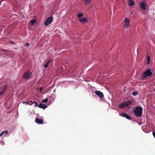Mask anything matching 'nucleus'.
<instances>
[{
  "mask_svg": "<svg viewBox=\"0 0 155 155\" xmlns=\"http://www.w3.org/2000/svg\"><path fill=\"white\" fill-rule=\"evenodd\" d=\"M152 74V71L150 69L147 70L143 74V78H145L147 77L151 76Z\"/></svg>",
  "mask_w": 155,
  "mask_h": 155,
  "instance_id": "nucleus-4",
  "label": "nucleus"
},
{
  "mask_svg": "<svg viewBox=\"0 0 155 155\" xmlns=\"http://www.w3.org/2000/svg\"><path fill=\"white\" fill-rule=\"evenodd\" d=\"M8 131H3V132H2L0 134V137H2V136H3V134H5V133L6 134H8Z\"/></svg>",
  "mask_w": 155,
  "mask_h": 155,
  "instance_id": "nucleus-17",
  "label": "nucleus"
},
{
  "mask_svg": "<svg viewBox=\"0 0 155 155\" xmlns=\"http://www.w3.org/2000/svg\"><path fill=\"white\" fill-rule=\"evenodd\" d=\"M132 94L134 96H136L138 94V92L137 91H136L133 92Z\"/></svg>",
  "mask_w": 155,
  "mask_h": 155,
  "instance_id": "nucleus-19",
  "label": "nucleus"
},
{
  "mask_svg": "<svg viewBox=\"0 0 155 155\" xmlns=\"http://www.w3.org/2000/svg\"><path fill=\"white\" fill-rule=\"evenodd\" d=\"M28 105H31L34 103V102H33L31 101H28Z\"/></svg>",
  "mask_w": 155,
  "mask_h": 155,
  "instance_id": "nucleus-20",
  "label": "nucleus"
},
{
  "mask_svg": "<svg viewBox=\"0 0 155 155\" xmlns=\"http://www.w3.org/2000/svg\"><path fill=\"white\" fill-rule=\"evenodd\" d=\"M5 134H5H3V136H5V135H6V134Z\"/></svg>",
  "mask_w": 155,
  "mask_h": 155,
  "instance_id": "nucleus-27",
  "label": "nucleus"
},
{
  "mask_svg": "<svg viewBox=\"0 0 155 155\" xmlns=\"http://www.w3.org/2000/svg\"><path fill=\"white\" fill-rule=\"evenodd\" d=\"M36 21V20H31L30 21V23L31 25H33Z\"/></svg>",
  "mask_w": 155,
  "mask_h": 155,
  "instance_id": "nucleus-18",
  "label": "nucleus"
},
{
  "mask_svg": "<svg viewBox=\"0 0 155 155\" xmlns=\"http://www.w3.org/2000/svg\"><path fill=\"white\" fill-rule=\"evenodd\" d=\"M124 26L125 28H128L130 26V20L129 18L127 17L125 18L124 20Z\"/></svg>",
  "mask_w": 155,
  "mask_h": 155,
  "instance_id": "nucleus-3",
  "label": "nucleus"
},
{
  "mask_svg": "<svg viewBox=\"0 0 155 155\" xmlns=\"http://www.w3.org/2000/svg\"><path fill=\"white\" fill-rule=\"evenodd\" d=\"M153 136L155 138V133L153 131Z\"/></svg>",
  "mask_w": 155,
  "mask_h": 155,
  "instance_id": "nucleus-25",
  "label": "nucleus"
},
{
  "mask_svg": "<svg viewBox=\"0 0 155 155\" xmlns=\"http://www.w3.org/2000/svg\"><path fill=\"white\" fill-rule=\"evenodd\" d=\"M95 94L96 95H97V96H98L99 97H100L101 98H103V97H104L103 94H102V93H101L100 91H96L95 92Z\"/></svg>",
  "mask_w": 155,
  "mask_h": 155,
  "instance_id": "nucleus-10",
  "label": "nucleus"
},
{
  "mask_svg": "<svg viewBox=\"0 0 155 155\" xmlns=\"http://www.w3.org/2000/svg\"><path fill=\"white\" fill-rule=\"evenodd\" d=\"M131 103V102L129 101H125L119 105V107L120 108H123L124 107H127Z\"/></svg>",
  "mask_w": 155,
  "mask_h": 155,
  "instance_id": "nucleus-7",
  "label": "nucleus"
},
{
  "mask_svg": "<svg viewBox=\"0 0 155 155\" xmlns=\"http://www.w3.org/2000/svg\"><path fill=\"white\" fill-rule=\"evenodd\" d=\"M29 45V44L28 43H27L25 45V46H27Z\"/></svg>",
  "mask_w": 155,
  "mask_h": 155,
  "instance_id": "nucleus-26",
  "label": "nucleus"
},
{
  "mask_svg": "<svg viewBox=\"0 0 155 155\" xmlns=\"http://www.w3.org/2000/svg\"><path fill=\"white\" fill-rule=\"evenodd\" d=\"M51 61V60H49L47 61V62L45 64L44 67L45 68H47Z\"/></svg>",
  "mask_w": 155,
  "mask_h": 155,
  "instance_id": "nucleus-15",
  "label": "nucleus"
},
{
  "mask_svg": "<svg viewBox=\"0 0 155 155\" xmlns=\"http://www.w3.org/2000/svg\"><path fill=\"white\" fill-rule=\"evenodd\" d=\"M53 21V17H49L47 18L44 23L45 26H48L51 24Z\"/></svg>",
  "mask_w": 155,
  "mask_h": 155,
  "instance_id": "nucleus-6",
  "label": "nucleus"
},
{
  "mask_svg": "<svg viewBox=\"0 0 155 155\" xmlns=\"http://www.w3.org/2000/svg\"><path fill=\"white\" fill-rule=\"evenodd\" d=\"M142 108L141 107H137L134 110V113L136 117H140L142 116Z\"/></svg>",
  "mask_w": 155,
  "mask_h": 155,
  "instance_id": "nucleus-1",
  "label": "nucleus"
},
{
  "mask_svg": "<svg viewBox=\"0 0 155 155\" xmlns=\"http://www.w3.org/2000/svg\"><path fill=\"white\" fill-rule=\"evenodd\" d=\"M31 73L29 71H27L24 73L23 77L25 79H29L31 78Z\"/></svg>",
  "mask_w": 155,
  "mask_h": 155,
  "instance_id": "nucleus-5",
  "label": "nucleus"
},
{
  "mask_svg": "<svg viewBox=\"0 0 155 155\" xmlns=\"http://www.w3.org/2000/svg\"><path fill=\"white\" fill-rule=\"evenodd\" d=\"M48 101V100L47 98H45V100H44L42 101V102L43 103H46Z\"/></svg>",
  "mask_w": 155,
  "mask_h": 155,
  "instance_id": "nucleus-21",
  "label": "nucleus"
},
{
  "mask_svg": "<svg viewBox=\"0 0 155 155\" xmlns=\"http://www.w3.org/2000/svg\"><path fill=\"white\" fill-rule=\"evenodd\" d=\"M34 103L35 104V106H38L39 107V104H37V103L35 102H34Z\"/></svg>",
  "mask_w": 155,
  "mask_h": 155,
  "instance_id": "nucleus-23",
  "label": "nucleus"
},
{
  "mask_svg": "<svg viewBox=\"0 0 155 155\" xmlns=\"http://www.w3.org/2000/svg\"><path fill=\"white\" fill-rule=\"evenodd\" d=\"M150 61V58L149 56H147V64H149Z\"/></svg>",
  "mask_w": 155,
  "mask_h": 155,
  "instance_id": "nucleus-16",
  "label": "nucleus"
},
{
  "mask_svg": "<svg viewBox=\"0 0 155 155\" xmlns=\"http://www.w3.org/2000/svg\"><path fill=\"white\" fill-rule=\"evenodd\" d=\"M39 107L44 109L46 108L47 107V106L46 105L41 103L39 104Z\"/></svg>",
  "mask_w": 155,
  "mask_h": 155,
  "instance_id": "nucleus-14",
  "label": "nucleus"
},
{
  "mask_svg": "<svg viewBox=\"0 0 155 155\" xmlns=\"http://www.w3.org/2000/svg\"><path fill=\"white\" fill-rule=\"evenodd\" d=\"M119 115L122 117H125L127 119L130 120L131 119L130 117L126 113H121L119 114Z\"/></svg>",
  "mask_w": 155,
  "mask_h": 155,
  "instance_id": "nucleus-9",
  "label": "nucleus"
},
{
  "mask_svg": "<svg viewBox=\"0 0 155 155\" xmlns=\"http://www.w3.org/2000/svg\"><path fill=\"white\" fill-rule=\"evenodd\" d=\"M128 5L129 6H133L135 4L134 1L133 0H128Z\"/></svg>",
  "mask_w": 155,
  "mask_h": 155,
  "instance_id": "nucleus-11",
  "label": "nucleus"
},
{
  "mask_svg": "<svg viewBox=\"0 0 155 155\" xmlns=\"http://www.w3.org/2000/svg\"><path fill=\"white\" fill-rule=\"evenodd\" d=\"M36 122L38 124H42L43 123V121L41 119H39L38 118H36Z\"/></svg>",
  "mask_w": 155,
  "mask_h": 155,
  "instance_id": "nucleus-12",
  "label": "nucleus"
},
{
  "mask_svg": "<svg viewBox=\"0 0 155 155\" xmlns=\"http://www.w3.org/2000/svg\"><path fill=\"white\" fill-rule=\"evenodd\" d=\"M6 86H3L2 88L0 89V95L2 94L3 92L5 91L6 88Z\"/></svg>",
  "mask_w": 155,
  "mask_h": 155,
  "instance_id": "nucleus-13",
  "label": "nucleus"
},
{
  "mask_svg": "<svg viewBox=\"0 0 155 155\" xmlns=\"http://www.w3.org/2000/svg\"><path fill=\"white\" fill-rule=\"evenodd\" d=\"M83 14L82 13L80 12L77 15V17L78 20L82 23L85 24L88 22L87 19L83 16Z\"/></svg>",
  "mask_w": 155,
  "mask_h": 155,
  "instance_id": "nucleus-2",
  "label": "nucleus"
},
{
  "mask_svg": "<svg viewBox=\"0 0 155 155\" xmlns=\"http://www.w3.org/2000/svg\"><path fill=\"white\" fill-rule=\"evenodd\" d=\"M23 104L26 105H28V101L24 102H23Z\"/></svg>",
  "mask_w": 155,
  "mask_h": 155,
  "instance_id": "nucleus-22",
  "label": "nucleus"
},
{
  "mask_svg": "<svg viewBox=\"0 0 155 155\" xmlns=\"http://www.w3.org/2000/svg\"><path fill=\"white\" fill-rule=\"evenodd\" d=\"M43 89V88L42 87H41L40 88V92L42 91Z\"/></svg>",
  "mask_w": 155,
  "mask_h": 155,
  "instance_id": "nucleus-24",
  "label": "nucleus"
},
{
  "mask_svg": "<svg viewBox=\"0 0 155 155\" xmlns=\"http://www.w3.org/2000/svg\"><path fill=\"white\" fill-rule=\"evenodd\" d=\"M140 8L145 10L146 8L147 5L144 2L142 1L140 2Z\"/></svg>",
  "mask_w": 155,
  "mask_h": 155,
  "instance_id": "nucleus-8",
  "label": "nucleus"
}]
</instances>
